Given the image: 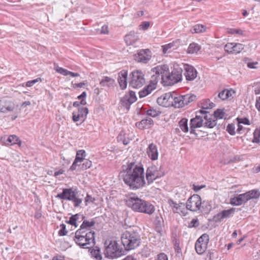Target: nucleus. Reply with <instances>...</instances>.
Returning <instances> with one entry per match:
<instances>
[{"instance_id":"nucleus-42","label":"nucleus","mask_w":260,"mask_h":260,"mask_svg":"<svg viewBox=\"0 0 260 260\" xmlns=\"http://www.w3.org/2000/svg\"><path fill=\"white\" fill-rule=\"evenodd\" d=\"M124 135L125 134L123 133V132H121L118 135L117 139L119 141H121L124 145H126L129 143L130 139L128 138H125Z\"/></svg>"},{"instance_id":"nucleus-40","label":"nucleus","mask_w":260,"mask_h":260,"mask_svg":"<svg viewBox=\"0 0 260 260\" xmlns=\"http://www.w3.org/2000/svg\"><path fill=\"white\" fill-rule=\"evenodd\" d=\"M90 254L91 257L95 258L96 260L102 259V257L100 249H92L90 252Z\"/></svg>"},{"instance_id":"nucleus-4","label":"nucleus","mask_w":260,"mask_h":260,"mask_svg":"<svg viewBox=\"0 0 260 260\" xmlns=\"http://www.w3.org/2000/svg\"><path fill=\"white\" fill-rule=\"evenodd\" d=\"M121 242L125 250H130L138 247L140 244V237L138 233L125 231L121 237Z\"/></svg>"},{"instance_id":"nucleus-20","label":"nucleus","mask_w":260,"mask_h":260,"mask_svg":"<svg viewBox=\"0 0 260 260\" xmlns=\"http://www.w3.org/2000/svg\"><path fill=\"white\" fill-rule=\"evenodd\" d=\"M184 73L187 80L191 81L194 80L197 76V72L196 70L191 66L188 64L184 65Z\"/></svg>"},{"instance_id":"nucleus-64","label":"nucleus","mask_w":260,"mask_h":260,"mask_svg":"<svg viewBox=\"0 0 260 260\" xmlns=\"http://www.w3.org/2000/svg\"><path fill=\"white\" fill-rule=\"evenodd\" d=\"M255 107L258 111H260V96L257 98L256 99Z\"/></svg>"},{"instance_id":"nucleus-8","label":"nucleus","mask_w":260,"mask_h":260,"mask_svg":"<svg viewBox=\"0 0 260 260\" xmlns=\"http://www.w3.org/2000/svg\"><path fill=\"white\" fill-rule=\"evenodd\" d=\"M124 253L125 250L115 240L111 241L106 248V254L112 258L119 257L124 255Z\"/></svg>"},{"instance_id":"nucleus-21","label":"nucleus","mask_w":260,"mask_h":260,"mask_svg":"<svg viewBox=\"0 0 260 260\" xmlns=\"http://www.w3.org/2000/svg\"><path fill=\"white\" fill-rule=\"evenodd\" d=\"M146 153L152 160H156L158 159V152L157 147L154 144L151 143L148 145L146 150Z\"/></svg>"},{"instance_id":"nucleus-52","label":"nucleus","mask_w":260,"mask_h":260,"mask_svg":"<svg viewBox=\"0 0 260 260\" xmlns=\"http://www.w3.org/2000/svg\"><path fill=\"white\" fill-rule=\"evenodd\" d=\"M86 96V92H83L81 94L78 96V99L81 100L80 104L82 105H85L86 104V102L85 101V98Z\"/></svg>"},{"instance_id":"nucleus-37","label":"nucleus","mask_w":260,"mask_h":260,"mask_svg":"<svg viewBox=\"0 0 260 260\" xmlns=\"http://www.w3.org/2000/svg\"><path fill=\"white\" fill-rule=\"evenodd\" d=\"M210 101L207 100L205 101L203 104L202 109L199 111V113L201 114H207L208 112H207L206 110L208 109H211L213 107V103H209V106L207 105L208 103H209Z\"/></svg>"},{"instance_id":"nucleus-31","label":"nucleus","mask_w":260,"mask_h":260,"mask_svg":"<svg viewBox=\"0 0 260 260\" xmlns=\"http://www.w3.org/2000/svg\"><path fill=\"white\" fill-rule=\"evenodd\" d=\"M208 117L209 115L207 114L204 116V118L205 121L203 123V125H204L205 127L213 128L217 124L216 120H212L210 117Z\"/></svg>"},{"instance_id":"nucleus-57","label":"nucleus","mask_w":260,"mask_h":260,"mask_svg":"<svg viewBox=\"0 0 260 260\" xmlns=\"http://www.w3.org/2000/svg\"><path fill=\"white\" fill-rule=\"evenodd\" d=\"M237 121L239 123L244 124L246 125H250V122L248 119L246 118H237Z\"/></svg>"},{"instance_id":"nucleus-58","label":"nucleus","mask_w":260,"mask_h":260,"mask_svg":"<svg viewBox=\"0 0 260 260\" xmlns=\"http://www.w3.org/2000/svg\"><path fill=\"white\" fill-rule=\"evenodd\" d=\"M199 225V221L197 219H192L190 222L189 223V227H197Z\"/></svg>"},{"instance_id":"nucleus-18","label":"nucleus","mask_w":260,"mask_h":260,"mask_svg":"<svg viewBox=\"0 0 260 260\" xmlns=\"http://www.w3.org/2000/svg\"><path fill=\"white\" fill-rule=\"evenodd\" d=\"M235 212V208H231L228 210H224L215 215L213 217V220L216 222H221L224 218H229L233 215Z\"/></svg>"},{"instance_id":"nucleus-24","label":"nucleus","mask_w":260,"mask_h":260,"mask_svg":"<svg viewBox=\"0 0 260 260\" xmlns=\"http://www.w3.org/2000/svg\"><path fill=\"white\" fill-rule=\"evenodd\" d=\"M235 94V91L232 89H224L220 91L218 94V98L222 100L231 99Z\"/></svg>"},{"instance_id":"nucleus-23","label":"nucleus","mask_w":260,"mask_h":260,"mask_svg":"<svg viewBox=\"0 0 260 260\" xmlns=\"http://www.w3.org/2000/svg\"><path fill=\"white\" fill-rule=\"evenodd\" d=\"M247 202L244 193L238 194L231 198L230 203L233 206H240Z\"/></svg>"},{"instance_id":"nucleus-28","label":"nucleus","mask_w":260,"mask_h":260,"mask_svg":"<svg viewBox=\"0 0 260 260\" xmlns=\"http://www.w3.org/2000/svg\"><path fill=\"white\" fill-rule=\"evenodd\" d=\"M180 96L182 100L183 107L188 105L189 103L194 101L196 99V96L194 94H187Z\"/></svg>"},{"instance_id":"nucleus-33","label":"nucleus","mask_w":260,"mask_h":260,"mask_svg":"<svg viewBox=\"0 0 260 260\" xmlns=\"http://www.w3.org/2000/svg\"><path fill=\"white\" fill-rule=\"evenodd\" d=\"M173 105L172 106L174 107L175 108H180L183 107V104H182V100L181 96H176V94L173 92Z\"/></svg>"},{"instance_id":"nucleus-15","label":"nucleus","mask_w":260,"mask_h":260,"mask_svg":"<svg viewBox=\"0 0 260 260\" xmlns=\"http://www.w3.org/2000/svg\"><path fill=\"white\" fill-rule=\"evenodd\" d=\"M169 202L174 213H178L182 216L186 215L187 211L183 203H177L172 200H170Z\"/></svg>"},{"instance_id":"nucleus-45","label":"nucleus","mask_w":260,"mask_h":260,"mask_svg":"<svg viewBox=\"0 0 260 260\" xmlns=\"http://www.w3.org/2000/svg\"><path fill=\"white\" fill-rule=\"evenodd\" d=\"M54 70L58 73L63 75L67 76L68 71L67 70L62 68L59 67L57 64H54Z\"/></svg>"},{"instance_id":"nucleus-12","label":"nucleus","mask_w":260,"mask_h":260,"mask_svg":"<svg viewBox=\"0 0 260 260\" xmlns=\"http://www.w3.org/2000/svg\"><path fill=\"white\" fill-rule=\"evenodd\" d=\"M209 241V236L204 234L198 238L196 242L195 249L199 254H203L206 251Z\"/></svg>"},{"instance_id":"nucleus-63","label":"nucleus","mask_w":260,"mask_h":260,"mask_svg":"<svg viewBox=\"0 0 260 260\" xmlns=\"http://www.w3.org/2000/svg\"><path fill=\"white\" fill-rule=\"evenodd\" d=\"M157 260H168V257L165 253H160L158 255Z\"/></svg>"},{"instance_id":"nucleus-49","label":"nucleus","mask_w":260,"mask_h":260,"mask_svg":"<svg viewBox=\"0 0 260 260\" xmlns=\"http://www.w3.org/2000/svg\"><path fill=\"white\" fill-rule=\"evenodd\" d=\"M224 115L225 112L223 110L217 109L214 112V117L216 118L222 119Z\"/></svg>"},{"instance_id":"nucleus-1","label":"nucleus","mask_w":260,"mask_h":260,"mask_svg":"<svg viewBox=\"0 0 260 260\" xmlns=\"http://www.w3.org/2000/svg\"><path fill=\"white\" fill-rule=\"evenodd\" d=\"M123 173L124 183L131 188L137 189L145 184L144 169L142 165L130 163Z\"/></svg>"},{"instance_id":"nucleus-32","label":"nucleus","mask_w":260,"mask_h":260,"mask_svg":"<svg viewBox=\"0 0 260 260\" xmlns=\"http://www.w3.org/2000/svg\"><path fill=\"white\" fill-rule=\"evenodd\" d=\"M114 83V80L108 77H105L100 83L101 86H107L108 87L113 86Z\"/></svg>"},{"instance_id":"nucleus-56","label":"nucleus","mask_w":260,"mask_h":260,"mask_svg":"<svg viewBox=\"0 0 260 260\" xmlns=\"http://www.w3.org/2000/svg\"><path fill=\"white\" fill-rule=\"evenodd\" d=\"M150 26V23L148 21L143 22L140 25L139 28L140 29L146 30Z\"/></svg>"},{"instance_id":"nucleus-51","label":"nucleus","mask_w":260,"mask_h":260,"mask_svg":"<svg viewBox=\"0 0 260 260\" xmlns=\"http://www.w3.org/2000/svg\"><path fill=\"white\" fill-rule=\"evenodd\" d=\"M83 161V162L81 166V169L82 170H86L88 168H89L92 165L91 161L88 159H86Z\"/></svg>"},{"instance_id":"nucleus-59","label":"nucleus","mask_w":260,"mask_h":260,"mask_svg":"<svg viewBox=\"0 0 260 260\" xmlns=\"http://www.w3.org/2000/svg\"><path fill=\"white\" fill-rule=\"evenodd\" d=\"M38 81H41V78H38L37 79H34V80H32L31 81H28L26 83V86L31 87L34 84H35L36 83H37Z\"/></svg>"},{"instance_id":"nucleus-44","label":"nucleus","mask_w":260,"mask_h":260,"mask_svg":"<svg viewBox=\"0 0 260 260\" xmlns=\"http://www.w3.org/2000/svg\"><path fill=\"white\" fill-rule=\"evenodd\" d=\"M80 215L76 214L74 215H72L70 217L69 220L67 221L68 223L71 225H75L76 227L77 226L76 224V221L79 219Z\"/></svg>"},{"instance_id":"nucleus-2","label":"nucleus","mask_w":260,"mask_h":260,"mask_svg":"<svg viewBox=\"0 0 260 260\" xmlns=\"http://www.w3.org/2000/svg\"><path fill=\"white\" fill-rule=\"evenodd\" d=\"M126 203L136 211L150 215L155 211L154 207L151 204L135 196L130 197L126 201Z\"/></svg>"},{"instance_id":"nucleus-9","label":"nucleus","mask_w":260,"mask_h":260,"mask_svg":"<svg viewBox=\"0 0 260 260\" xmlns=\"http://www.w3.org/2000/svg\"><path fill=\"white\" fill-rule=\"evenodd\" d=\"M145 83V79L143 73L138 70L133 71L130 74L129 85L133 88L141 87Z\"/></svg>"},{"instance_id":"nucleus-22","label":"nucleus","mask_w":260,"mask_h":260,"mask_svg":"<svg viewBox=\"0 0 260 260\" xmlns=\"http://www.w3.org/2000/svg\"><path fill=\"white\" fill-rule=\"evenodd\" d=\"M204 120L203 117L200 115H197L194 118H192L190 123V133H193L194 128L202 126Z\"/></svg>"},{"instance_id":"nucleus-17","label":"nucleus","mask_w":260,"mask_h":260,"mask_svg":"<svg viewBox=\"0 0 260 260\" xmlns=\"http://www.w3.org/2000/svg\"><path fill=\"white\" fill-rule=\"evenodd\" d=\"M15 108V104L11 100L3 99L0 100V112L8 113L12 112Z\"/></svg>"},{"instance_id":"nucleus-46","label":"nucleus","mask_w":260,"mask_h":260,"mask_svg":"<svg viewBox=\"0 0 260 260\" xmlns=\"http://www.w3.org/2000/svg\"><path fill=\"white\" fill-rule=\"evenodd\" d=\"M76 112L80 116L81 115V114H82L83 117L85 118L88 113V110L87 108L80 107L78 108V111Z\"/></svg>"},{"instance_id":"nucleus-10","label":"nucleus","mask_w":260,"mask_h":260,"mask_svg":"<svg viewBox=\"0 0 260 260\" xmlns=\"http://www.w3.org/2000/svg\"><path fill=\"white\" fill-rule=\"evenodd\" d=\"M164 175V172L161 167L151 166L147 169L146 177L148 184Z\"/></svg>"},{"instance_id":"nucleus-55","label":"nucleus","mask_w":260,"mask_h":260,"mask_svg":"<svg viewBox=\"0 0 260 260\" xmlns=\"http://www.w3.org/2000/svg\"><path fill=\"white\" fill-rule=\"evenodd\" d=\"M68 233V231L66 230V225L64 224L60 225V229L58 232L59 236H64Z\"/></svg>"},{"instance_id":"nucleus-11","label":"nucleus","mask_w":260,"mask_h":260,"mask_svg":"<svg viewBox=\"0 0 260 260\" xmlns=\"http://www.w3.org/2000/svg\"><path fill=\"white\" fill-rule=\"evenodd\" d=\"M201 204V197L198 194H193L186 202V209L191 211H197L200 210Z\"/></svg>"},{"instance_id":"nucleus-3","label":"nucleus","mask_w":260,"mask_h":260,"mask_svg":"<svg viewBox=\"0 0 260 260\" xmlns=\"http://www.w3.org/2000/svg\"><path fill=\"white\" fill-rule=\"evenodd\" d=\"M74 241L80 247L89 248L94 244V232L79 229L75 233Z\"/></svg>"},{"instance_id":"nucleus-14","label":"nucleus","mask_w":260,"mask_h":260,"mask_svg":"<svg viewBox=\"0 0 260 260\" xmlns=\"http://www.w3.org/2000/svg\"><path fill=\"white\" fill-rule=\"evenodd\" d=\"M173 93L167 92L162 94L157 99V102L159 105L163 107H169L173 105Z\"/></svg>"},{"instance_id":"nucleus-50","label":"nucleus","mask_w":260,"mask_h":260,"mask_svg":"<svg viewBox=\"0 0 260 260\" xmlns=\"http://www.w3.org/2000/svg\"><path fill=\"white\" fill-rule=\"evenodd\" d=\"M174 46L173 43H169L168 44L163 45L161 46L162 52L164 54H166L170 52V49Z\"/></svg>"},{"instance_id":"nucleus-34","label":"nucleus","mask_w":260,"mask_h":260,"mask_svg":"<svg viewBox=\"0 0 260 260\" xmlns=\"http://www.w3.org/2000/svg\"><path fill=\"white\" fill-rule=\"evenodd\" d=\"M95 224V221L92 219L90 221L84 220L82 224L80 226L79 229L83 230V231H91L90 228Z\"/></svg>"},{"instance_id":"nucleus-38","label":"nucleus","mask_w":260,"mask_h":260,"mask_svg":"<svg viewBox=\"0 0 260 260\" xmlns=\"http://www.w3.org/2000/svg\"><path fill=\"white\" fill-rule=\"evenodd\" d=\"M188 120L186 118H182L179 122L180 129L184 133L188 131Z\"/></svg>"},{"instance_id":"nucleus-41","label":"nucleus","mask_w":260,"mask_h":260,"mask_svg":"<svg viewBox=\"0 0 260 260\" xmlns=\"http://www.w3.org/2000/svg\"><path fill=\"white\" fill-rule=\"evenodd\" d=\"M252 142L258 143L260 142V128H256L253 133Z\"/></svg>"},{"instance_id":"nucleus-25","label":"nucleus","mask_w":260,"mask_h":260,"mask_svg":"<svg viewBox=\"0 0 260 260\" xmlns=\"http://www.w3.org/2000/svg\"><path fill=\"white\" fill-rule=\"evenodd\" d=\"M153 124V121L151 118L143 119L141 121L136 123V126L141 129L150 128Z\"/></svg>"},{"instance_id":"nucleus-62","label":"nucleus","mask_w":260,"mask_h":260,"mask_svg":"<svg viewBox=\"0 0 260 260\" xmlns=\"http://www.w3.org/2000/svg\"><path fill=\"white\" fill-rule=\"evenodd\" d=\"M109 33L108 27L107 25H104L102 26L101 30V34H108Z\"/></svg>"},{"instance_id":"nucleus-6","label":"nucleus","mask_w":260,"mask_h":260,"mask_svg":"<svg viewBox=\"0 0 260 260\" xmlns=\"http://www.w3.org/2000/svg\"><path fill=\"white\" fill-rule=\"evenodd\" d=\"M55 197L61 200L72 201L75 207H79L82 202V199L76 196V192L72 188H63L62 192L57 194Z\"/></svg>"},{"instance_id":"nucleus-26","label":"nucleus","mask_w":260,"mask_h":260,"mask_svg":"<svg viewBox=\"0 0 260 260\" xmlns=\"http://www.w3.org/2000/svg\"><path fill=\"white\" fill-rule=\"evenodd\" d=\"M127 76V73L125 71H122L118 74V81L119 86L122 89H124L126 88Z\"/></svg>"},{"instance_id":"nucleus-16","label":"nucleus","mask_w":260,"mask_h":260,"mask_svg":"<svg viewBox=\"0 0 260 260\" xmlns=\"http://www.w3.org/2000/svg\"><path fill=\"white\" fill-rule=\"evenodd\" d=\"M137 97L135 92L131 91L128 93L125 94L120 100L122 106L129 110L131 105L135 102Z\"/></svg>"},{"instance_id":"nucleus-61","label":"nucleus","mask_w":260,"mask_h":260,"mask_svg":"<svg viewBox=\"0 0 260 260\" xmlns=\"http://www.w3.org/2000/svg\"><path fill=\"white\" fill-rule=\"evenodd\" d=\"M205 187H206L205 185H193L192 189L194 190V191L198 192L199 190H200L201 189H202Z\"/></svg>"},{"instance_id":"nucleus-53","label":"nucleus","mask_w":260,"mask_h":260,"mask_svg":"<svg viewBox=\"0 0 260 260\" xmlns=\"http://www.w3.org/2000/svg\"><path fill=\"white\" fill-rule=\"evenodd\" d=\"M228 32L230 34H239L240 35H243V31L240 29L230 28L228 30Z\"/></svg>"},{"instance_id":"nucleus-5","label":"nucleus","mask_w":260,"mask_h":260,"mask_svg":"<svg viewBox=\"0 0 260 260\" xmlns=\"http://www.w3.org/2000/svg\"><path fill=\"white\" fill-rule=\"evenodd\" d=\"M181 78L182 70L181 69H174L170 73L168 66L167 73L161 78V83L164 86H171L180 81Z\"/></svg>"},{"instance_id":"nucleus-7","label":"nucleus","mask_w":260,"mask_h":260,"mask_svg":"<svg viewBox=\"0 0 260 260\" xmlns=\"http://www.w3.org/2000/svg\"><path fill=\"white\" fill-rule=\"evenodd\" d=\"M168 66L167 64L157 66L152 68L150 72L151 78L150 82L151 84L155 85L158 81L161 82V78L167 74Z\"/></svg>"},{"instance_id":"nucleus-30","label":"nucleus","mask_w":260,"mask_h":260,"mask_svg":"<svg viewBox=\"0 0 260 260\" xmlns=\"http://www.w3.org/2000/svg\"><path fill=\"white\" fill-rule=\"evenodd\" d=\"M155 88V87L152 85H149L146 87L144 88L143 90H141L139 92V96L140 98H144L149 94H150L152 91Z\"/></svg>"},{"instance_id":"nucleus-48","label":"nucleus","mask_w":260,"mask_h":260,"mask_svg":"<svg viewBox=\"0 0 260 260\" xmlns=\"http://www.w3.org/2000/svg\"><path fill=\"white\" fill-rule=\"evenodd\" d=\"M160 114V112L154 109H150L147 111V114L153 117H156Z\"/></svg>"},{"instance_id":"nucleus-39","label":"nucleus","mask_w":260,"mask_h":260,"mask_svg":"<svg viewBox=\"0 0 260 260\" xmlns=\"http://www.w3.org/2000/svg\"><path fill=\"white\" fill-rule=\"evenodd\" d=\"M86 156V153L84 150H79L77 151L76 159L79 161L80 162L86 159L85 158Z\"/></svg>"},{"instance_id":"nucleus-19","label":"nucleus","mask_w":260,"mask_h":260,"mask_svg":"<svg viewBox=\"0 0 260 260\" xmlns=\"http://www.w3.org/2000/svg\"><path fill=\"white\" fill-rule=\"evenodd\" d=\"M151 57V51L149 49H142L136 54L135 59L138 62L146 63Z\"/></svg>"},{"instance_id":"nucleus-35","label":"nucleus","mask_w":260,"mask_h":260,"mask_svg":"<svg viewBox=\"0 0 260 260\" xmlns=\"http://www.w3.org/2000/svg\"><path fill=\"white\" fill-rule=\"evenodd\" d=\"M201 49V46L195 43H191L188 47L187 52L188 53H197Z\"/></svg>"},{"instance_id":"nucleus-27","label":"nucleus","mask_w":260,"mask_h":260,"mask_svg":"<svg viewBox=\"0 0 260 260\" xmlns=\"http://www.w3.org/2000/svg\"><path fill=\"white\" fill-rule=\"evenodd\" d=\"M138 39V36L134 31H131L125 36L124 40L128 45L135 43Z\"/></svg>"},{"instance_id":"nucleus-47","label":"nucleus","mask_w":260,"mask_h":260,"mask_svg":"<svg viewBox=\"0 0 260 260\" xmlns=\"http://www.w3.org/2000/svg\"><path fill=\"white\" fill-rule=\"evenodd\" d=\"M7 141L12 144H20V141L15 135L9 136Z\"/></svg>"},{"instance_id":"nucleus-54","label":"nucleus","mask_w":260,"mask_h":260,"mask_svg":"<svg viewBox=\"0 0 260 260\" xmlns=\"http://www.w3.org/2000/svg\"><path fill=\"white\" fill-rule=\"evenodd\" d=\"M235 125L233 124H228L226 127V131L231 135H234L235 134Z\"/></svg>"},{"instance_id":"nucleus-29","label":"nucleus","mask_w":260,"mask_h":260,"mask_svg":"<svg viewBox=\"0 0 260 260\" xmlns=\"http://www.w3.org/2000/svg\"><path fill=\"white\" fill-rule=\"evenodd\" d=\"M247 201L251 199H257L260 196L259 191L257 189H252L244 193Z\"/></svg>"},{"instance_id":"nucleus-43","label":"nucleus","mask_w":260,"mask_h":260,"mask_svg":"<svg viewBox=\"0 0 260 260\" xmlns=\"http://www.w3.org/2000/svg\"><path fill=\"white\" fill-rule=\"evenodd\" d=\"M72 119L74 122L79 121L80 123H82L84 121L85 118L83 117L82 114L80 116L79 114H77L76 112H73Z\"/></svg>"},{"instance_id":"nucleus-36","label":"nucleus","mask_w":260,"mask_h":260,"mask_svg":"<svg viewBox=\"0 0 260 260\" xmlns=\"http://www.w3.org/2000/svg\"><path fill=\"white\" fill-rule=\"evenodd\" d=\"M206 26L203 25L197 24L190 29V32L194 33H202L206 31Z\"/></svg>"},{"instance_id":"nucleus-13","label":"nucleus","mask_w":260,"mask_h":260,"mask_svg":"<svg viewBox=\"0 0 260 260\" xmlns=\"http://www.w3.org/2000/svg\"><path fill=\"white\" fill-rule=\"evenodd\" d=\"M244 48V45L241 43H228L224 46V51L229 54H238Z\"/></svg>"},{"instance_id":"nucleus-60","label":"nucleus","mask_w":260,"mask_h":260,"mask_svg":"<svg viewBox=\"0 0 260 260\" xmlns=\"http://www.w3.org/2000/svg\"><path fill=\"white\" fill-rule=\"evenodd\" d=\"M80 163L79 161L77 160L76 158L75 159L72 165L71 166L70 170L71 171H74L76 169L77 167L79 166V163Z\"/></svg>"}]
</instances>
